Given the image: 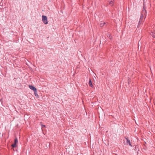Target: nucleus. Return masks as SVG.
Segmentation results:
<instances>
[{
	"instance_id": "obj_1",
	"label": "nucleus",
	"mask_w": 155,
	"mask_h": 155,
	"mask_svg": "<svg viewBox=\"0 0 155 155\" xmlns=\"http://www.w3.org/2000/svg\"><path fill=\"white\" fill-rule=\"evenodd\" d=\"M42 21L45 24H47L48 23L47 18L46 16H42Z\"/></svg>"
},
{
	"instance_id": "obj_11",
	"label": "nucleus",
	"mask_w": 155,
	"mask_h": 155,
	"mask_svg": "<svg viewBox=\"0 0 155 155\" xmlns=\"http://www.w3.org/2000/svg\"><path fill=\"white\" fill-rule=\"evenodd\" d=\"M41 127L42 128L44 127H45V125H42Z\"/></svg>"
},
{
	"instance_id": "obj_13",
	"label": "nucleus",
	"mask_w": 155,
	"mask_h": 155,
	"mask_svg": "<svg viewBox=\"0 0 155 155\" xmlns=\"http://www.w3.org/2000/svg\"><path fill=\"white\" fill-rule=\"evenodd\" d=\"M36 93H37V92L36 93V95L37 96L38 95Z\"/></svg>"
},
{
	"instance_id": "obj_4",
	"label": "nucleus",
	"mask_w": 155,
	"mask_h": 155,
	"mask_svg": "<svg viewBox=\"0 0 155 155\" xmlns=\"http://www.w3.org/2000/svg\"><path fill=\"white\" fill-rule=\"evenodd\" d=\"M18 143V140L17 138L15 139L14 143L12 145V147H15L16 146V144Z\"/></svg>"
},
{
	"instance_id": "obj_9",
	"label": "nucleus",
	"mask_w": 155,
	"mask_h": 155,
	"mask_svg": "<svg viewBox=\"0 0 155 155\" xmlns=\"http://www.w3.org/2000/svg\"><path fill=\"white\" fill-rule=\"evenodd\" d=\"M151 35H152V36L153 38H155V33L152 32L151 33Z\"/></svg>"
},
{
	"instance_id": "obj_3",
	"label": "nucleus",
	"mask_w": 155,
	"mask_h": 155,
	"mask_svg": "<svg viewBox=\"0 0 155 155\" xmlns=\"http://www.w3.org/2000/svg\"><path fill=\"white\" fill-rule=\"evenodd\" d=\"M29 86L30 89L33 90L34 91L35 96H37V95H36V88L34 87L32 85H29Z\"/></svg>"
},
{
	"instance_id": "obj_8",
	"label": "nucleus",
	"mask_w": 155,
	"mask_h": 155,
	"mask_svg": "<svg viewBox=\"0 0 155 155\" xmlns=\"http://www.w3.org/2000/svg\"><path fill=\"white\" fill-rule=\"evenodd\" d=\"M88 84H89V85L91 87H93V85L92 83L91 79H90L89 82Z\"/></svg>"
},
{
	"instance_id": "obj_10",
	"label": "nucleus",
	"mask_w": 155,
	"mask_h": 155,
	"mask_svg": "<svg viewBox=\"0 0 155 155\" xmlns=\"http://www.w3.org/2000/svg\"><path fill=\"white\" fill-rule=\"evenodd\" d=\"M107 36L109 37V38L110 39H112V37H111V35L110 34H108V35H107Z\"/></svg>"
},
{
	"instance_id": "obj_6",
	"label": "nucleus",
	"mask_w": 155,
	"mask_h": 155,
	"mask_svg": "<svg viewBox=\"0 0 155 155\" xmlns=\"http://www.w3.org/2000/svg\"><path fill=\"white\" fill-rule=\"evenodd\" d=\"M114 0H108L109 5L112 6L114 4Z\"/></svg>"
},
{
	"instance_id": "obj_7",
	"label": "nucleus",
	"mask_w": 155,
	"mask_h": 155,
	"mask_svg": "<svg viewBox=\"0 0 155 155\" xmlns=\"http://www.w3.org/2000/svg\"><path fill=\"white\" fill-rule=\"evenodd\" d=\"M125 138L127 140L126 144L127 145L129 144L131 147H132V146L130 143V141L127 138Z\"/></svg>"
},
{
	"instance_id": "obj_12",
	"label": "nucleus",
	"mask_w": 155,
	"mask_h": 155,
	"mask_svg": "<svg viewBox=\"0 0 155 155\" xmlns=\"http://www.w3.org/2000/svg\"><path fill=\"white\" fill-rule=\"evenodd\" d=\"M146 12V11H142V13H145Z\"/></svg>"
},
{
	"instance_id": "obj_5",
	"label": "nucleus",
	"mask_w": 155,
	"mask_h": 155,
	"mask_svg": "<svg viewBox=\"0 0 155 155\" xmlns=\"http://www.w3.org/2000/svg\"><path fill=\"white\" fill-rule=\"evenodd\" d=\"M144 18V16L143 15V14H142L140 16V21H139L138 25L140 24L141 23H142V22L143 21V19Z\"/></svg>"
},
{
	"instance_id": "obj_2",
	"label": "nucleus",
	"mask_w": 155,
	"mask_h": 155,
	"mask_svg": "<svg viewBox=\"0 0 155 155\" xmlns=\"http://www.w3.org/2000/svg\"><path fill=\"white\" fill-rule=\"evenodd\" d=\"M108 24V22H106L103 21H101L99 23V25L101 27H102L105 25H107Z\"/></svg>"
}]
</instances>
